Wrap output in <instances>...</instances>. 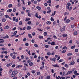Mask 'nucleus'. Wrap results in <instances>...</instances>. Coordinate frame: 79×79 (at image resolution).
I'll return each instance as SVG.
<instances>
[{
  "label": "nucleus",
  "instance_id": "nucleus-1",
  "mask_svg": "<svg viewBox=\"0 0 79 79\" xmlns=\"http://www.w3.org/2000/svg\"><path fill=\"white\" fill-rule=\"evenodd\" d=\"M60 31L61 32H63V31H65V26H63V27H61L60 28Z\"/></svg>",
  "mask_w": 79,
  "mask_h": 79
},
{
  "label": "nucleus",
  "instance_id": "nucleus-2",
  "mask_svg": "<svg viewBox=\"0 0 79 79\" xmlns=\"http://www.w3.org/2000/svg\"><path fill=\"white\" fill-rule=\"evenodd\" d=\"M68 6H66V8L67 9H69V6L71 5L70 2H68L67 4Z\"/></svg>",
  "mask_w": 79,
  "mask_h": 79
},
{
  "label": "nucleus",
  "instance_id": "nucleus-3",
  "mask_svg": "<svg viewBox=\"0 0 79 79\" xmlns=\"http://www.w3.org/2000/svg\"><path fill=\"white\" fill-rule=\"evenodd\" d=\"M73 71H69L66 74V75H69V74H72Z\"/></svg>",
  "mask_w": 79,
  "mask_h": 79
},
{
  "label": "nucleus",
  "instance_id": "nucleus-4",
  "mask_svg": "<svg viewBox=\"0 0 79 79\" xmlns=\"http://www.w3.org/2000/svg\"><path fill=\"white\" fill-rule=\"evenodd\" d=\"M18 71H17V70H14L12 72V74H14L15 75L17 74H18Z\"/></svg>",
  "mask_w": 79,
  "mask_h": 79
},
{
  "label": "nucleus",
  "instance_id": "nucleus-5",
  "mask_svg": "<svg viewBox=\"0 0 79 79\" xmlns=\"http://www.w3.org/2000/svg\"><path fill=\"white\" fill-rule=\"evenodd\" d=\"M45 68V66L44 65H42V66L40 67V69L41 70V71L43 70V69H44Z\"/></svg>",
  "mask_w": 79,
  "mask_h": 79
},
{
  "label": "nucleus",
  "instance_id": "nucleus-6",
  "mask_svg": "<svg viewBox=\"0 0 79 79\" xmlns=\"http://www.w3.org/2000/svg\"><path fill=\"white\" fill-rule=\"evenodd\" d=\"M10 37L8 36V35H6V36L4 37H2L3 39H8V38H9Z\"/></svg>",
  "mask_w": 79,
  "mask_h": 79
},
{
  "label": "nucleus",
  "instance_id": "nucleus-7",
  "mask_svg": "<svg viewBox=\"0 0 79 79\" xmlns=\"http://www.w3.org/2000/svg\"><path fill=\"white\" fill-rule=\"evenodd\" d=\"M74 64H75V62H74V61H73V62L70 63L69 64L70 66H71V65H74Z\"/></svg>",
  "mask_w": 79,
  "mask_h": 79
},
{
  "label": "nucleus",
  "instance_id": "nucleus-8",
  "mask_svg": "<svg viewBox=\"0 0 79 79\" xmlns=\"http://www.w3.org/2000/svg\"><path fill=\"white\" fill-rule=\"evenodd\" d=\"M36 9H37V10H38L39 11H40V10H41V7L39 6H37L36 7Z\"/></svg>",
  "mask_w": 79,
  "mask_h": 79
},
{
  "label": "nucleus",
  "instance_id": "nucleus-9",
  "mask_svg": "<svg viewBox=\"0 0 79 79\" xmlns=\"http://www.w3.org/2000/svg\"><path fill=\"white\" fill-rule=\"evenodd\" d=\"M30 20H31V18H27L26 19H25V21H29Z\"/></svg>",
  "mask_w": 79,
  "mask_h": 79
},
{
  "label": "nucleus",
  "instance_id": "nucleus-10",
  "mask_svg": "<svg viewBox=\"0 0 79 79\" xmlns=\"http://www.w3.org/2000/svg\"><path fill=\"white\" fill-rule=\"evenodd\" d=\"M70 20L69 19H67L65 20V23H69V22H70Z\"/></svg>",
  "mask_w": 79,
  "mask_h": 79
},
{
  "label": "nucleus",
  "instance_id": "nucleus-11",
  "mask_svg": "<svg viewBox=\"0 0 79 79\" xmlns=\"http://www.w3.org/2000/svg\"><path fill=\"white\" fill-rule=\"evenodd\" d=\"M11 65H12V63H10L7 64L6 66L7 67H9V66H11Z\"/></svg>",
  "mask_w": 79,
  "mask_h": 79
},
{
  "label": "nucleus",
  "instance_id": "nucleus-12",
  "mask_svg": "<svg viewBox=\"0 0 79 79\" xmlns=\"http://www.w3.org/2000/svg\"><path fill=\"white\" fill-rule=\"evenodd\" d=\"M27 30H30V29H31V27L29 26H28L27 27Z\"/></svg>",
  "mask_w": 79,
  "mask_h": 79
},
{
  "label": "nucleus",
  "instance_id": "nucleus-13",
  "mask_svg": "<svg viewBox=\"0 0 79 79\" xmlns=\"http://www.w3.org/2000/svg\"><path fill=\"white\" fill-rule=\"evenodd\" d=\"M23 68V65H18L16 67V68Z\"/></svg>",
  "mask_w": 79,
  "mask_h": 79
},
{
  "label": "nucleus",
  "instance_id": "nucleus-14",
  "mask_svg": "<svg viewBox=\"0 0 79 79\" xmlns=\"http://www.w3.org/2000/svg\"><path fill=\"white\" fill-rule=\"evenodd\" d=\"M63 36L64 37H67L68 35L66 34H63Z\"/></svg>",
  "mask_w": 79,
  "mask_h": 79
},
{
  "label": "nucleus",
  "instance_id": "nucleus-15",
  "mask_svg": "<svg viewBox=\"0 0 79 79\" xmlns=\"http://www.w3.org/2000/svg\"><path fill=\"white\" fill-rule=\"evenodd\" d=\"M46 24L48 25L51 24V22L50 21H48L46 23Z\"/></svg>",
  "mask_w": 79,
  "mask_h": 79
},
{
  "label": "nucleus",
  "instance_id": "nucleus-16",
  "mask_svg": "<svg viewBox=\"0 0 79 79\" xmlns=\"http://www.w3.org/2000/svg\"><path fill=\"white\" fill-rule=\"evenodd\" d=\"M29 66H33L34 65V63H33L32 62H30L29 63Z\"/></svg>",
  "mask_w": 79,
  "mask_h": 79
},
{
  "label": "nucleus",
  "instance_id": "nucleus-17",
  "mask_svg": "<svg viewBox=\"0 0 79 79\" xmlns=\"http://www.w3.org/2000/svg\"><path fill=\"white\" fill-rule=\"evenodd\" d=\"M7 13H10V12H11L12 11V9H9L7 10Z\"/></svg>",
  "mask_w": 79,
  "mask_h": 79
},
{
  "label": "nucleus",
  "instance_id": "nucleus-18",
  "mask_svg": "<svg viewBox=\"0 0 79 79\" xmlns=\"http://www.w3.org/2000/svg\"><path fill=\"white\" fill-rule=\"evenodd\" d=\"M66 50L64 49L62 51L61 53H66Z\"/></svg>",
  "mask_w": 79,
  "mask_h": 79
},
{
  "label": "nucleus",
  "instance_id": "nucleus-19",
  "mask_svg": "<svg viewBox=\"0 0 79 79\" xmlns=\"http://www.w3.org/2000/svg\"><path fill=\"white\" fill-rule=\"evenodd\" d=\"M54 67H58L59 68V65L57 64H56L55 65H52Z\"/></svg>",
  "mask_w": 79,
  "mask_h": 79
},
{
  "label": "nucleus",
  "instance_id": "nucleus-20",
  "mask_svg": "<svg viewBox=\"0 0 79 79\" xmlns=\"http://www.w3.org/2000/svg\"><path fill=\"white\" fill-rule=\"evenodd\" d=\"M45 79H50V77L49 75H48L47 77H46L45 78Z\"/></svg>",
  "mask_w": 79,
  "mask_h": 79
},
{
  "label": "nucleus",
  "instance_id": "nucleus-21",
  "mask_svg": "<svg viewBox=\"0 0 79 79\" xmlns=\"http://www.w3.org/2000/svg\"><path fill=\"white\" fill-rule=\"evenodd\" d=\"M6 21V19L5 18H3L2 19V22H4Z\"/></svg>",
  "mask_w": 79,
  "mask_h": 79
},
{
  "label": "nucleus",
  "instance_id": "nucleus-22",
  "mask_svg": "<svg viewBox=\"0 0 79 79\" xmlns=\"http://www.w3.org/2000/svg\"><path fill=\"white\" fill-rule=\"evenodd\" d=\"M51 45H55V43L54 42H52L51 43Z\"/></svg>",
  "mask_w": 79,
  "mask_h": 79
},
{
  "label": "nucleus",
  "instance_id": "nucleus-23",
  "mask_svg": "<svg viewBox=\"0 0 79 79\" xmlns=\"http://www.w3.org/2000/svg\"><path fill=\"white\" fill-rule=\"evenodd\" d=\"M73 34H74V35H77V32L76 31L74 32Z\"/></svg>",
  "mask_w": 79,
  "mask_h": 79
},
{
  "label": "nucleus",
  "instance_id": "nucleus-24",
  "mask_svg": "<svg viewBox=\"0 0 79 79\" xmlns=\"http://www.w3.org/2000/svg\"><path fill=\"white\" fill-rule=\"evenodd\" d=\"M64 67L66 68H69V66H68V65L67 64H65Z\"/></svg>",
  "mask_w": 79,
  "mask_h": 79
},
{
  "label": "nucleus",
  "instance_id": "nucleus-25",
  "mask_svg": "<svg viewBox=\"0 0 79 79\" xmlns=\"http://www.w3.org/2000/svg\"><path fill=\"white\" fill-rule=\"evenodd\" d=\"M56 12V11H54L53 13L52 14V16H55V15Z\"/></svg>",
  "mask_w": 79,
  "mask_h": 79
},
{
  "label": "nucleus",
  "instance_id": "nucleus-26",
  "mask_svg": "<svg viewBox=\"0 0 79 79\" xmlns=\"http://www.w3.org/2000/svg\"><path fill=\"white\" fill-rule=\"evenodd\" d=\"M28 35L29 38H32V36H31V35L30 34H28Z\"/></svg>",
  "mask_w": 79,
  "mask_h": 79
},
{
  "label": "nucleus",
  "instance_id": "nucleus-27",
  "mask_svg": "<svg viewBox=\"0 0 79 79\" xmlns=\"http://www.w3.org/2000/svg\"><path fill=\"white\" fill-rule=\"evenodd\" d=\"M62 61H63V59H60L58 61L59 63H60V62H62Z\"/></svg>",
  "mask_w": 79,
  "mask_h": 79
},
{
  "label": "nucleus",
  "instance_id": "nucleus-28",
  "mask_svg": "<svg viewBox=\"0 0 79 79\" xmlns=\"http://www.w3.org/2000/svg\"><path fill=\"white\" fill-rule=\"evenodd\" d=\"M14 74H13V73H12V74L11 75V76L12 77H14L15 76V75Z\"/></svg>",
  "mask_w": 79,
  "mask_h": 79
},
{
  "label": "nucleus",
  "instance_id": "nucleus-29",
  "mask_svg": "<svg viewBox=\"0 0 79 79\" xmlns=\"http://www.w3.org/2000/svg\"><path fill=\"white\" fill-rule=\"evenodd\" d=\"M12 6H13V5H12V4H9L8 5V8H11V7H12Z\"/></svg>",
  "mask_w": 79,
  "mask_h": 79
},
{
  "label": "nucleus",
  "instance_id": "nucleus-30",
  "mask_svg": "<svg viewBox=\"0 0 79 79\" xmlns=\"http://www.w3.org/2000/svg\"><path fill=\"white\" fill-rule=\"evenodd\" d=\"M34 47H36V48H37V47H39L38 45L35 44L34 45Z\"/></svg>",
  "mask_w": 79,
  "mask_h": 79
},
{
  "label": "nucleus",
  "instance_id": "nucleus-31",
  "mask_svg": "<svg viewBox=\"0 0 79 79\" xmlns=\"http://www.w3.org/2000/svg\"><path fill=\"white\" fill-rule=\"evenodd\" d=\"M23 24V22H22V21H20L19 23V25L20 26H21L22 24Z\"/></svg>",
  "mask_w": 79,
  "mask_h": 79
},
{
  "label": "nucleus",
  "instance_id": "nucleus-32",
  "mask_svg": "<svg viewBox=\"0 0 79 79\" xmlns=\"http://www.w3.org/2000/svg\"><path fill=\"white\" fill-rule=\"evenodd\" d=\"M77 73V71L76 70H75L73 72V73L74 74H76Z\"/></svg>",
  "mask_w": 79,
  "mask_h": 79
},
{
  "label": "nucleus",
  "instance_id": "nucleus-33",
  "mask_svg": "<svg viewBox=\"0 0 79 79\" xmlns=\"http://www.w3.org/2000/svg\"><path fill=\"white\" fill-rule=\"evenodd\" d=\"M4 28L6 29H8V28H9V26L8 25H7L6 26H5V27Z\"/></svg>",
  "mask_w": 79,
  "mask_h": 79
},
{
  "label": "nucleus",
  "instance_id": "nucleus-34",
  "mask_svg": "<svg viewBox=\"0 0 79 79\" xmlns=\"http://www.w3.org/2000/svg\"><path fill=\"white\" fill-rule=\"evenodd\" d=\"M39 39H43V36L39 35Z\"/></svg>",
  "mask_w": 79,
  "mask_h": 79
},
{
  "label": "nucleus",
  "instance_id": "nucleus-35",
  "mask_svg": "<svg viewBox=\"0 0 79 79\" xmlns=\"http://www.w3.org/2000/svg\"><path fill=\"white\" fill-rule=\"evenodd\" d=\"M47 32H44V35L45 36H47Z\"/></svg>",
  "mask_w": 79,
  "mask_h": 79
},
{
  "label": "nucleus",
  "instance_id": "nucleus-36",
  "mask_svg": "<svg viewBox=\"0 0 79 79\" xmlns=\"http://www.w3.org/2000/svg\"><path fill=\"white\" fill-rule=\"evenodd\" d=\"M5 18H9V15H6L5 16Z\"/></svg>",
  "mask_w": 79,
  "mask_h": 79
},
{
  "label": "nucleus",
  "instance_id": "nucleus-37",
  "mask_svg": "<svg viewBox=\"0 0 79 79\" xmlns=\"http://www.w3.org/2000/svg\"><path fill=\"white\" fill-rule=\"evenodd\" d=\"M75 47H76V46H75V45L73 46H71V49H73V48H75Z\"/></svg>",
  "mask_w": 79,
  "mask_h": 79
},
{
  "label": "nucleus",
  "instance_id": "nucleus-38",
  "mask_svg": "<svg viewBox=\"0 0 79 79\" xmlns=\"http://www.w3.org/2000/svg\"><path fill=\"white\" fill-rule=\"evenodd\" d=\"M67 48H68L66 46H65L62 49V50H64V49H67Z\"/></svg>",
  "mask_w": 79,
  "mask_h": 79
},
{
  "label": "nucleus",
  "instance_id": "nucleus-39",
  "mask_svg": "<svg viewBox=\"0 0 79 79\" xmlns=\"http://www.w3.org/2000/svg\"><path fill=\"white\" fill-rule=\"evenodd\" d=\"M53 37H54V39H58L57 37H56V35H54L53 36Z\"/></svg>",
  "mask_w": 79,
  "mask_h": 79
},
{
  "label": "nucleus",
  "instance_id": "nucleus-40",
  "mask_svg": "<svg viewBox=\"0 0 79 79\" xmlns=\"http://www.w3.org/2000/svg\"><path fill=\"white\" fill-rule=\"evenodd\" d=\"M52 60L53 61H55L56 60V58L55 57L52 58Z\"/></svg>",
  "mask_w": 79,
  "mask_h": 79
},
{
  "label": "nucleus",
  "instance_id": "nucleus-41",
  "mask_svg": "<svg viewBox=\"0 0 79 79\" xmlns=\"http://www.w3.org/2000/svg\"><path fill=\"white\" fill-rule=\"evenodd\" d=\"M16 56L15 55H14L12 56V58L13 59H16Z\"/></svg>",
  "mask_w": 79,
  "mask_h": 79
},
{
  "label": "nucleus",
  "instance_id": "nucleus-42",
  "mask_svg": "<svg viewBox=\"0 0 79 79\" xmlns=\"http://www.w3.org/2000/svg\"><path fill=\"white\" fill-rule=\"evenodd\" d=\"M73 9V7L71 6V7H70V8L69 7V9H67L69 10V11H71V9Z\"/></svg>",
  "mask_w": 79,
  "mask_h": 79
},
{
  "label": "nucleus",
  "instance_id": "nucleus-43",
  "mask_svg": "<svg viewBox=\"0 0 79 79\" xmlns=\"http://www.w3.org/2000/svg\"><path fill=\"white\" fill-rule=\"evenodd\" d=\"M31 2H30V1H29L28 2V5L29 6H30L31 5Z\"/></svg>",
  "mask_w": 79,
  "mask_h": 79
},
{
  "label": "nucleus",
  "instance_id": "nucleus-44",
  "mask_svg": "<svg viewBox=\"0 0 79 79\" xmlns=\"http://www.w3.org/2000/svg\"><path fill=\"white\" fill-rule=\"evenodd\" d=\"M38 14L37 13H36V14L35 15V16L36 18H38Z\"/></svg>",
  "mask_w": 79,
  "mask_h": 79
},
{
  "label": "nucleus",
  "instance_id": "nucleus-45",
  "mask_svg": "<svg viewBox=\"0 0 79 79\" xmlns=\"http://www.w3.org/2000/svg\"><path fill=\"white\" fill-rule=\"evenodd\" d=\"M16 17H14L13 18V21H15V19H16Z\"/></svg>",
  "mask_w": 79,
  "mask_h": 79
},
{
  "label": "nucleus",
  "instance_id": "nucleus-46",
  "mask_svg": "<svg viewBox=\"0 0 79 79\" xmlns=\"http://www.w3.org/2000/svg\"><path fill=\"white\" fill-rule=\"evenodd\" d=\"M27 24H29V25H30V24H31V21H28L27 22Z\"/></svg>",
  "mask_w": 79,
  "mask_h": 79
},
{
  "label": "nucleus",
  "instance_id": "nucleus-47",
  "mask_svg": "<svg viewBox=\"0 0 79 79\" xmlns=\"http://www.w3.org/2000/svg\"><path fill=\"white\" fill-rule=\"evenodd\" d=\"M18 7H20V6H21V4L20 3H18Z\"/></svg>",
  "mask_w": 79,
  "mask_h": 79
},
{
  "label": "nucleus",
  "instance_id": "nucleus-48",
  "mask_svg": "<svg viewBox=\"0 0 79 79\" xmlns=\"http://www.w3.org/2000/svg\"><path fill=\"white\" fill-rule=\"evenodd\" d=\"M27 75L28 76H30L31 74H30V73H29V72H27Z\"/></svg>",
  "mask_w": 79,
  "mask_h": 79
},
{
  "label": "nucleus",
  "instance_id": "nucleus-49",
  "mask_svg": "<svg viewBox=\"0 0 79 79\" xmlns=\"http://www.w3.org/2000/svg\"><path fill=\"white\" fill-rule=\"evenodd\" d=\"M40 73L39 72H37V75L38 76V75H40Z\"/></svg>",
  "mask_w": 79,
  "mask_h": 79
},
{
  "label": "nucleus",
  "instance_id": "nucleus-50",
  "mask_svg": "<svg viewBox=\"0 0 79 79\" xmlns=\"http://www.w3.org/2000/svg\"><path fill=\"white\" fill-rule=\"evenodd\" d=\"M51 21H54V19L53 18V17H51Z\"/></svg>",
  "mask_w": 79,
  "mask_h": 79
},
{
  "label": "nucleus",
  "instance_id": "nucleus-51",
  "mask_svg": "<svg viewBox=\"0 0 79 79\" xmlns=\"http://www.w3.org/2000/svg\"><path fill=\"white\" fill-rule=\"evenodd\" d=\"M33 3L35 4H37V1H34L33 2Z\"/></svg>",
  "mask_w": 79,
  "mask_h": 79
},
{
  "label": "nucleus",
  "instance_id": "nucleus-52",
  "mask_svg": "<svg viewBox=\"0 0 79 79\" xmlns=\"http://www.w3.org/2000/svg\"><path fill=\"white\" fill-rule=\"evenodd\" d=\"M74 2H75V3H78V1L77 0H75Z\"/></svg>",
  "mask_w": 79,
  "mask_h": 79
},
{
  "label": "nucleus",
  "instance_id": "nucleus-53",
  "mask_svg": "<svg viewBox=\"0 0 79 79\" xmlns=\"http://www.w3.org/2000/svg\"><path fill=\"white\" fill-rule=\"evenodd\" d=\"M26 40H27V39H26V38H24L23 39V42H26Z\"/></svg>",
  "mask_w": 79,
  "mask_h": 79
},
{
  "label": "nucleus",
  "instance_id": "nucleus-54",
  "mask_svg": "<svg viewBox=\"0 0 79 79\" xmlns=\"http://www.w3.org/2000/svg\"><path fill=\"white\" fill-rule=\"evenodd\" d=\"M71 55H72V53H69L67 54L68 56H71Z\"/></svg>",
  "mask_w": 79,
  "mask_h": 79
},
{
  "label": "nucleus",
  "instance_id": "nucleus-55",
  "mask_svg": "<svg viewBox=\"0 0 79 79\" xmlns=\"http://www.w3.org/2000/svg\"><path fill=\"white\" fill-rule=\"evenodd\" d=\"M47 55H48L50 56L51 55V53H50V52H48L47 53Z\"/></svg>",
  "mask_w": 79,
  "mask_h": 79
},
{
  "label": "nucleus",
  "instance_id": "nucleus-56",
  "mask_svg": "<svg viewBox=\"0 0 79 79\" xmlns=\"http://www.w3.org/2000/svg\"><path fill=\"white\" fill-rule=\"evenodd\" d=\"M75 52L76 53H77V52H78V49H76L75 50Z\"/></svg>",
  "mask_w": 79,
  "mask_h": 79
},
{
  "label": "nucleus",
  "instance_id": "nucleus-57",
  "mask_svg": "<svg viewBox=\"0 0 79 79\" xmlns=\"http://www.w3.org/2000/svg\"><path fill=\"white\" fill-rule=\"evenodd\" d=\"M47 3H51V0H48L47 2Z\"/></svg>",
  "mask_w": 79,
  "mask_h": 79
},
{
  "label": "nucleus",
  "instance_id": "nucleus-58",
  "mask_svg": "<svg viewBox=\"0 0 79 79\" xmlns=\"http://www.w3.org/2000/svg\"><path fill=\"white\" fill-rule=\"evenodd\" d=\"M16 66V65L15 64H14L12 65V68H15Z\"/></svg>",
  "mask_w": 79,
  "mask_h": 79
},
{
  "label": "nucleus",
  "instance_id": "nucleus-59",
  "mask_svg": "<svg viewBox=\"0 0 79 79\" xmlns=\"http://www.w3.org/2000/svg\"><path fill=\"white\" fill-rule=\"evenodd\" d=\"M13 12H15L16 11V9L15 7L13 9Z\"/></svg>",
  "mask_w": 79,
  "mask_h": 79
},
{
  "label": "nucleus",
  "instance_id": "nucleus-60",
  "mask_svg": "<svg viewBox=\"0 0 79 79\" xmlns=\"http://www.w3.org/2000/svg\"><path fill=\"white\" fill-rule=\"evenodd\" d=\"M74 25H72L71 26V28H74Z\"/></svg>",
  "mask_w": 79,
  "mask_h": 79
},
{
  "label": "nucleus",
  "instance_id": "nucleus-61",
  "mask_svg": "<svg viewBox=\"0 0 79 79\" xmlns=\"http://www.w3.org/2000/svg\"><path fill=\"white\" fill-rule=\"evenodd\" d=\"M43 78H44V77L41 76V77H40L39 78V79H43Z\"/></svg>",
  "mask_w": 79,
  "mask_h": 79
},
{
  "label": "nucleus",
  "instance_id": "nucleus-62",
  "mask_svg": "<svg viewBox=\"0 0 79 79\" xmlns=\"http://www.w3.org/2000/svg\"><path fill=\"white\" fill-rule=\"evenodd\" d=\"M27 63H31V60H29L27 61Z\"/></svg>",
  "mask_w": 79,
  "mask_h": 79
},
{
  "label": "nucleus",
  "instance_id": "nucleus-63",
  "mask_svg": "<svg viewBox=\"0 0 79 79\" xmlns=\"http://www.w3.org/2000/svg\"><path fill=\"white\" fill-rule=\"evenodd\" d=\"M25 45L26 46H28L29 45V44H28V43H25Z\"/></svg>",
  "mask_w": 79,
  "mask_h": 79
},
{
  "label": "nucleus",
  "instance_id": "nucleus-64",
  "mask_svg": "<svg viewBox=\"0 0 79 79\" xmlns=\"http://www.w3.org/2000/svg\"><path fill=\"white\" fill-rule=\"evenodd\" d=\"M52 11L51 10H50L49 11H48L47 12V13H50V12H51Z\"/></svg>",
  "mask_w": 79,
  "mask_h": 79
}]
</instances>
